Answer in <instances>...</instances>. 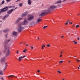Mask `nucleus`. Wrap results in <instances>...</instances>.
Returning <instances> with one entry per match:
<instances>
[{
    "instance_id": "6",
    "label": "nucleus",
    "mask_w": 80,
    "mask_h": 80,
    "mask_svg": "<svg viewBox=\"0 0 80 80\" xmlns=\"http://www.w3.org/2000/svg\"><path fill=\"white\" fill-rule=\"evenodd\" d=\"M8 10V7H6L2 9L1 10V11H0V13H2V12H6V11H7Z\"/></svg>"
},
{
    "instance_id": "33",
    "label": "nucleus",
    "mask_w": 80,
    "mask_h": 80,
    "mask_svg": "<svg viewBox=\"0 0 80 80\" xmlns=\"http://www.w3.org/2000/svg\"><path fill=\"white\" fill-rule=\"evenodd\" d=\"M8 35V34L6 33V38H7V36Z\"/></svg>"
},
{
    "instance_id": "23",
    "label": "nucleus",
    "mask_w": 80,
    "mask_h": 80,
    "mask_svg": "<svg viewBox=\"0 0 80 80\" xmlns=\"http://www.w3.org/2000/svg\"><path fill=\"white\" fill-rule=\"evenodd\" d=\"M23 5V4L22 3H21L19 4V7H21L22 6V5Z\"/></svg>"
},
{
    "instance_id": "52",
    "label": "nucleus",
    "mask_w": 80,
    "mask_h": 80,
    "mask_svg": "<svg viewBox=\"0 0 80 80\" xmlns=\"http://www.w3.org/2000/svg\"><path fill=\"white\" fill-rule=\"evenodd\" d=\"M78 15H80V13H78Z\"/></svg>"
},
{
    "instance_id": "36",
    "label": "nucleus",
    "mask_w": 80,
    "mask_h": 80,
    "mask_svg": "<svg viewBox=\"0 0 80 80\" xmlns=\"http://www.w3.org/2000/svg\"><path fill=\"white\" fill-rule=\"evenodd\" d=\"M6 68H7V67H5L4 69L3 70V71H4V70H5Z\"/></svg>"
},
{
    "instance_id": "58",
    "label": "nucleus",
    "mask_w": 80,
    "mask_h": 80,
    "mask_svg": "<svg viewBox=\"0 0 80 80\" xmlns=\"http://www.w3.org/2000/svg\"><path fill=\"white\" fill-rule=\"evenodd\" d=\"M72 22H71V24H72Z\"/></svg>"
},
{
    "instance_id": "63",
    "label": "nucleus",
    "mask_w": 80,
    "mask_h": 80,
    "mask_svg": "<svg viewBox=\"0 0 80 80\" xmlns=\"http://www.w3.org/2000/svg\"><path fill=\"white\" fill-rule=\"evenodd\" d=\"M73 25L74 26H75V24H73Z\"/></svg>"
},
{
    "instance_id": "35",
    "label": "nucleus",
    "mask_w": 80,
    "mask_h": 80,
    "mask_svg": "<svg viewBox=\"0 0 80 80\" xmlns=\"http://www.w3.org/2000/svg\"><path fill=\"white\" fill-rule=\"evenodd\" d=\"M30 47H31V49H33V47L32 46H31Z\"/></svg>"
},
{
    "instance_id": "5",
    "label": "nucleus",
    "mask_w": 80,
    "mask_h": 80,
    "mask_svg": "<svg viewBox=\"0 0 80 80\" xmlns=\"http://www.w3.org/2000/svg\"><path fill=\"white\" fill-rule=\"evenodd\" d=\"M29 23V22H28V21L26 19H24V21L22 22L21 25H27Z\"/></svg>"
},
{
    "instance_id": "49",
    "label": "nucleus",
    "mask_w": 80,
    "mask_h": 80,
    "mask_svg": "<svg viewBox=\"0 0 80 80\" xmlns=\"http://www.w3.org/2000/svg\"><path fill=\"white\" fill-rule=\"evenodd\" d=\"M1 79L2 80H3V78H1Z\"/></svg>"
},
{
    "instance_id": "61",
    "label": "nucleus",
    "mask_w": 80,
    "mask_h": 80,
    "mask_svg": "<svg viewBox=\"0 0 80 80\" xmlns=\"http://www.w3.org/2000/svg\"><path fill=\"white\" fill-rule=\"evenodd\" d=\"M71 22H69V23H71Z\"/></svg>"
},
{
    "instance_id": "27",
    "label": "nucleus",
    "mask_w": 80,
    "mask_h": 80,
    "mask_svg": "<svg viewBox=\"0 0 80 80\" xmlns=\"http://www.w3.org/2000/svg\"><path fill=\"white\" fill-rule=\"evenodd\" d=\"M47 27H48V26H45L43 27V28H44V29L46 28H47Z\"/></svg>"
},
{
    "instance_id": "59",
    "label": "nucleus",
    "mask_w": 80,
    "mask_h": 80,
    "mask_svg": "<svg viewBox=\"0 0 80 80\" xmlns=\"http://www.w3.org/2000/svg\"><path fill=\"white\" fill-rule=\"evenodd\" d=\"M15 7V6H13V8H14V7Z\"/></svg>"
},
{
    "instance_id": "41",
    "label": "nucleus",
    "mask_w": 80,
    "mask_h": 80,
    "mask_svg": "<svg viewBox=\"0 0 80 80\" xmlns=\"http://www.w3.org/2000/svg\"><path fill=\"white\" fill-rule=\"evenodd\" d=\"M17 53L18 54V51H17Z\"/></svg>"
},
{
    "instance_id": "10",
    "label": "nucleus",
    "mask_w": 80,
    "mask_h": 80,
    "mask_svg": "<svg viewBox=\"0 0 80 80\" xmlns=\"http://www.w3.org/2000/svg\"><path fill=\"white\" fill-rule=\"evenodd\" d=\"M28 11H26L25 13H23L22 14V17H25V16L28 15Z\"/></svg>"
},
{
    "instance_id": "29",
    "label": "nucleus",
    "mask_w": 80,
    "mask_h": 80,
    "mask_svg": "<svg viewBox=\"0 0 80 80\" xmlns=\"http://www.w3.org/2000/svg\"><path fill=\"white\" fill-rule=\"evenodd\" d=\"M5 67H7V63H6L5 64Z\"/></svg>"
},
{
    "instance_id": "53",
    "label": "nucleus",
    "mask_w": 80,
    "mask_h": 80,
    "mask_svg": "<svg viewBox=\"0 0 80 80\" xmlns=\"http://www.w3.org/2000/svg\"><path fill=\"white\" fill-rule=\"evenodd\" d=\"M65 1H66V0H64L63 1V2H65Z\"/></svg>"
},
{
    "instance_id": "28",
    "label": "nucleus",
    "mask_w": 80,
    "mask_h": 80,
    "mask_svg": "<svg viewBox=\"0 0 80 80\" xmlns=\"http://www.w3.org/2000/svg\"><path fill=\"white\" fill-rule=\"evenodd\" d=\"M73 42H74V43H75V44H77V42H75V41H73Z\"/></svg>"
},
{
    "instance_id": "25",
    "label": "nucleus",
    "mask_w": 80,
    "mask_h": 80,
    "mask_svg": "<svg viewBox=\"0 0 80 80\" xmlns=\"http://www.w3.org/2000/svg\"><path fill=\"white\" fill-rule=\"evenodd\" d=\"M5 2V1H3L2 2H1V5H2L4 3V2Z\"/></svg>"
},
{
    "instance_id": "48",
    "label": "nucleus",
    "mask_w": 80,
    "mask_h": 80,
    "mask_svg": "<svg viewBox=\"0 0 80 80\" xmlns=\"http://www.w3.org/2000/svg\"><path fill=\"white\" fill-rule=\"evenodd\" d=\"M23 43L22 42H21L20 43V45H21V44H22Z\"/></svg>"
},
{
    "instance_id": "46",
    "label": "nucleus",
    "mask_w": 80,
    "mask_h": 80,
    "mask_svg": "<svg viewBox=\"0 0 80 80\" xmlns=\"http://www.w3.org/2000/svg\"><path fill=\"white\" fill-rule=\"evenodd\" d=\"M68 62L69 63H70V62H71V61H68Z\"/></svg>"
},
{
    "instance_id": "34",
    "label": "nucleus",
    "mask_w": 80,
    "mask_h": 80,
    "mask_svg": "<svg viewBox=\"0 0 80 80\" xmlns=\"http://www.w3.org/2000/svg\"><path fill=\"white\" fill-rule=\"evenodd\" d=\"M59 63H63V61H60L59 62Z\"/></svg>"
},
{
    "instance_id": "26",
    "label": "nucleus",
    "mask_w": 80,
    "mask_h": 80,
    "mask_svg": "<svg viewBox=\"0 0 80 80\" xmlns=\"http://www.w3.org/2000/svg\"><path fill=\"white\" fill-rule=\"evenodd\" d=\"M8 8H12V7H13V6H11L10 7H7Z\"/></svg>"
},
{
    "instance_id": "40",
    "label": "nucleus",
    "mask_w": 80,
    "mask_h": 80,
    "mask_svg": "<svg viewBox=\"0 0 80 80\" xmlns=\"http://www.w3.org/2000/svg\"><path fill=\"white\" fill-rule=\"evenodd\" d=\"M38 72V73H39V72H40V71L39 70H38L37 71Z\"/></svg>"
},
{
    "instance_id": "54",
    "label": "nucleus",
    "mask_w": 80,
    "mask_h": 80,
    "mask_svg": "<svg viewBox=\"0 0 80 80\" xmlns=\"http://www.w3.org/2000/svg\"><path fill=\"white\" fill-rule=\"evenodd\" d=\"M78 70H79V69H80V68L78 67Z\"/></svg>"
},
{
    "instance_id": "55",
    "label": "nucleus",
    "mask_w": 80,
    "mask_h": 80,
    "mask_svg": "<svg viewBox=\"0 0 80 80\" xmlns=\"http://www.w3.org/2000/svg\"><path fill=\"white\" fill-rule=\"evenodd\" d=\"M17 8H15V9H14V10H16V9H17Z\"/></svg>"
},
{
    "instance_id": "39",
    "label": "nucleus",
    "mask_w": 80,
    "mask_h": 80,
    "mask_svg": "<svg viewBox=\"0 0 80 80\" xmlns=\"http://www.w3.org/2000/svg\"><path fill=\"white\" fill-rule=\"evenodd\" d=\"M80 40V38L79 37H78V40Z\"/></svg>"
},
{
    "instance_id": "12",
    "label": "nucleus",
    "mask_w": 80,
    "mask_h": 80,
    "mask_svg": "<svg viewBox=\"0 0 80 80\" xmlns=\"http://www.w3.org/2000/svg\"><path fill=\"white\" fill-rule=\"evenodd\" d=\"M12 35L14 36V37H15L17 35V32L15 31H13L12 33Z\"/></svg>"
},
{
    "instance_id": "3",
    "label": "nucleus",
    "mask_w": 80,
    "mask_h": 80,
    "mask_svg": "<svg viewBox=\"0 0 80 80\" xmlns=\"http://www.w3.org/2000/svg\"><path fill=\"white\" fill-rule=\"evenodd\" d=\"M24 28L22 27V25H21V23H19L18 25V31H19V32H21L22 30Z\"/></svg>"
},
{
    "instance_id": "30",
    "label": "nucleus",
    "mask_w": 80,
    "mask_h": 80,
    "mask_svg": "<svg viewBox=\"0 0 80 80\" xmlns=\"http://www.w3.org/2000/svg\"><path fill=\"white\" fill-rule=\"evenodd\" d=\"M58 72L59 73H62V72H60V71H58Z\"/></svg>"
},
{
    "instance_id": "56",
    "label": "nucleus",
    "mask_w": 80,
    "mask_h": 80,
    "mask_svg": "<svg viewBox=\"0 0 80 80\" xmlns=\"http://www.w3.org/2000/svg\"><path fill=\"white\" fill-rule=\"evenodd\" d=\"M69 21H70V20H68L67 21V22H69Z\"/></svg>"
},
{
    "instance_id": "11",
    "label": "nucleus",
    "mask_w": 80,
    "mask_h": 80,
    "mask_svg": "<svg viewBox=\"0 0 80 80\" xmlns=\"http://www.w3.org/2000/svg\"><path fill=\"white\" fill-rule=\"evenodd\" d=\"M13 9H12L8 11H7V13H8V14H11V13H12V12H13Z\"/></svg>"
},
{
    "instance_id": "8",
    "label": "nucleus",
    "mask_w": 80,
    "mask_h": 80,
    "mask_svg": "<svg viewBox=\"0 0 80 80\" xmlns=\"http://www.w3.org/2000/svg\"><path fill=\"white\" fill-rule=\"evenodd\" d=\"M10 49H8L7 50L6 56L8 57V56H10Z\"/></svg>"
},
{
    "instance_id": "4",
    "label": "nucleus",
    "mask_w": 80,
    "mask_h": 80,
    "mask_svg": "<svg viewBox=\"0 0 80 80\" xmlns=\"http://www.w3.org/2000/svg\"><path fill=\"white\" fill-rule=\"evenodd\" d=\"M33 18H34V17L33 15L31 14H29L28 16L27 20H28V21H31V20H32Z\"/></svg>"
},
{
    "instance_id": "42",
    "label": "nucleus",
    "mask_w": 80,
    "mask_h": 80,
    "mask_svg": "<svg viewBox=\"0 0 80 80\" xmlns=\"http://www.w3.org/2000/svg\"><path fill=\"white\" fill-rule=\"evenodd\" d=\"M21 0H18L17 1H16V2H18V1H20Z\"/></svg>"
},
{
    "instance_id": "1",
    "label": "nucleus",
    "mask_w": 80,
    "mask_h": 80,
    "mask_svg": "<svg viewBox=\"0 0 80 80\" xmlns=\"http://www.w3.org/2000/svg\"><path fill=\"white\" fill-rule=\"evenodd\" d=\"M57 8V6H50V8H49L48 9V11L47 10H45L43 12L41 13L39 16H43V15H46L47 13H48L51 11H52L53 9H54V8Z\"/></svg>"
},
{
    "instance_id": "44",
    "label": "nucleus",
    "mask_w": 80,
    "mask_h": 80,
    "mask_svg": "<svg viewBox=\"0 0 80 80\" xmlns=\"http://www.w3.org/2000/svg\"><path fill=\"white\" fill-rule=\"evenodd\" d=\"M60 57H62V55H61L60 56Z\"/></svg>"
},
{
    "instance_id": "64",
    "label": "nucleus",
    "mask_w": 80,
    "mask_h": 80,
    "mask_svg": "<svg viewBox=\"0 0 80 80\" xmlns=\"http://www.w3.org/2000/svg\"><path fill=\"white\" fill-rule=\"evenodd\" d=\"M79 67H80V65H79Z\"/></svg>"
},
{
    "instance_id": "19",
    "label": "nucleus",
    "mask_w": 80,
    "mask_h": 80,
    "mask_svg": "<svg viewBox=\"0 0 80 80\" xmlns=\"http://www.w3.org/2000/svg\"><path fill=\"white\" fill-rule=\"evenodd\" d=\"M24 58L23 57V56L22 57H19V58H18V60H19V61H20H20H21V58Z\"/></svg>"
},
{
    "instance_id": "51",
    "label": "nucleus",
    "mask_w": 80,
    "mask_h": 80,
    "mask_svg": "<svg viewBox=\"0 0 80 80\" xmlns=\"http://www.w3.org/2000/svg\"><path fill=\"white\" fill-rule=\"evenodd\" d=\"M61 53H63V52L62 51L61 52Z\"/></svg>"
},
{
    "instance_id": "47",
    "label": "nucleus",
    "mask_w": 80,
    "mask_h": 80,
    "mask_svg": "<svg viewBox=\"0 0 80 80\" xmlns=\"http://www.w3.org/2000/svg\"><path fill=\"white\" fill-rule=\"evenodd\" d=\"M26 57V56H23V57H24V58H25V57Z\"/></svg>"
},
{
    "instance_id": "50",
    "label": "nucleus",
    "mask_w": 80,
    "mask_h": 80,
    "mask_svg": "<svg viewBox=\"0 0 80 80\" xmlns=\"http://www.w3.org/2000/svg\"><path fill=\"white\" fill-rule=\"evenodd\" d=\"M26 46H28V44H26Z\"/></svg>"
},
{
    "instance_id": "13",
    "label": "nucleus",
    "mask_w": 80,
    "mask_h": 80,
    "mask_svg": "<svg viewBox=\"0 0 80 80\" xmlns=\"http://www.w3.org/2000/svg\"><path fill=\"white\" fill-rule=\"evenodd\" d=\"M3 32L4 33H7V32H10V29H9L7 28L3 30Z\"/></svg>"
},
{
    "instance_id": "18",
    "label": "nucleus",
    "mask_w": 80,
    "mask_h": 80,
    "mask_svg": "<svg viewBox=\"0 0 80 80\" xmlns=\"http://www.w3.org/2000/svg\"><path fill=\"white\" fill-rule=\"evenodd\" d=\"M62 3V1H58L57 2H56L55 3V4H57V3Z\"/></svg>"
},
{
    "instance_id": "45",
    "label": "nucleus",
    "mask_w": 80,
    "mask_h": 80,
    "mask_svg": "<svg viewBox=\"0 0 80 80\" xmlns=\"http://www.w3.org/2000/svg\"><path fill=\"white\" fill-rule=\"evenodd\" d=\"M0 55H2V52H0Z\"/></svg>"
},
{
    "instance_id": "38",
    "label": "nucleus",
    "mask_w": 80,
    "mask_h": 80,
    "mask_svg": "<svg viewBox=\"0 0 80 80\" xmlns=\"http://www.w3.org/2000/svg\"><path fill=\"white\" fill-rule=\"evenodd\" d=\"M65 25H68V22H66V23L65 24Z\"/></svg>"
},
{
    "instance_id": "9",
    "label": "nucleus",
    "mask_w": 80,
    "mask_h": 80,
    "mask_svg": "<svg viewBox=\"0 0 80 80\" xmlns=\"http://www.w3.org/2000/svg\"><path fill=\"white\" fill-rule=\"evenodd\" d=\"M9 16V15L8 14H6L5 16H4L2 18V19L4 20V21H5V20L7 18H8V16Z\"/></svg>"
},
{
    "instance_id": "20",
    "label": "nucleus",
    "mask_w": 80,
    "mask_h": 80,
    "mask_svg": "<svg viewBox=\"0 0 80 80\" xmlns=\"http://www.w3.org/2000/svg\"><path fill=\"white\" fill-rule=\"evenodd\" d=\"M42 48H41V49H43V48H43V47H45V45L43 44L42 45Z\"/></svg>"
},
{
    "instance_id": "21",
    "label": "nucleus",
    "mask_w": 80,
    "mask_h": 80,
    "mask_svg": "<svg viewBox=\"0 0 80 80\" xmlns=\"http://www.w3.org/2000/svg\"><path fill=\"white\" fill-rule=\"evenodd\" d=\"M27 49H25L23 51V53H26V51H27Z\"/></svg>"
},
{
    "instance_id": "17",
    "label": "nucleus",
    "mask_w": 80,
    "mask_h": 80,
    "mask_svg": "<svg viewBox=\"0 0 80 80\" xmlns=\"http://www.w3.org/2000/svg\"><path fill=\"white\" fill-rule=\"evenodd\" d=\"M16 77L17 78V76H15V75H10L8 76V77Z\"/></svg>"
},
{
    "instance_id": "14",
    "label": "nucleus",
    "mask_w": 80,
    "mask_h": 80,
    "mask_svg": "<svg viewBox=\"0 0 80 80\" xmlns=\"http://www.w3.org/2000/svg\"><path fill=\"white\" fill-rule=\"evenodd\" d=\"M6 57H4L3 58H2L1 59V63H2V62H5L6 61V60L5 59Z\"/></svg>"
},
{
    "instance_id": "60",
    "label": "nucleus",
    "mask_w": 80,
    "mask_h": 80,
    "mask_svg": "<svg viewBox=\"0 0 80 80\" xmlns=\"http://www.w3.org/2000/svg\"><path fill=\"white\" fill-rule=\"evenodd\" d=\"M77 57V56H74V57Z\"/></svg>"
},
{
    "instance_id": "43",
    "label": "nucleus",
    "mask_w": 80,
    "mask_h": 80,
    "mask_svg": "<svg viewBox=\"0 0 80 80\" xmlns=\"http://www.w3.org/2000/svg\"><path fill=\"white\" fill-rule=\"evenodd\" d=\"M63 37H64V36H61V38H63Z\"/></svg>"
},
{
    "instance_id": "16",
    "label": "nucleus",
    "mask_w": 80,
    "mask_h": 80,
    "mask_svg": "<svg viewBox=\"0 0 80 80\" xmlns=\"http://www.w3.org/2000/svg\"><path fill=\"white\" fill-rule=\"evenodd\" d=\"M42 20L41 19H37V21H36L37 24L38 23V22H41V21Z\"/></svg>"
},
{
    "instance_id": "15",
    "label": "nucleus",
    "mask_w": 80,
    "mask_h": 80,
    "mask_svg": "<svg viewBox=\"0 0 80 80\" xmlns=\"http://www.w3.org/2000/svg\"><path fill=\"white\" fill-rule=\"evenodd\" d=\"M28 5H30L32 4V1L31 0H28Z\"/></svg>"
},
{
    "instance_id": "24",
    "label": "nucleus",
    "mask_w": 80,
    "mask_h": 80,
    "mask_svg": "<svg viewBox=\"0 0 80 80\" xmlns=\"http://www.w3.org/2000/svg\"><path fill=\"white\" fill-rule=\"evenodd\" d=\"M80 27V26L78 25H77L76 26V28H78V27Z\"/></svg>"
},
{
    "instance_id": "57",
    "label": "nucleus",
    "mask_w": 80,
    "mask_h": 80,
    "mask_svg": "<svg viewBox=\"0 0 80 80\" xmlns=\"http://www.w3.org/2000/svg\"><path fill=\"white\" fill-rule=\"evenodd\" d=\"M38 39L39 40L40 39H39V38H38Z\"/></svg>"
},
{
    "instance_id": "2",
    "label": "nucleus",
    "mask_w": 80,
    "mask_h": 80,
    "mask_svg": "<svg viewBox=\"0 0 80 80\" xmlns=\"http://www.w3.org/2000/svg\"><path fill=\"white\" fill-rule=\"evenodd\" d=\"M10 41V39H6L4 42V52H6V50L7 49V46H8V43L9 41Z\"/></svg>"
},
{
    "instance_id": "7",
    "label": "nucleus",
    "mask_w": 80,
    "mask_h": 80,
    "mask_svg": "<svg viewBox=\"0 0 80 80\" xmlns=\"http://www.w3.org/2000/svg\"><path fill=\"white\" fill-rule=\"evenodd\" d=\"M22 19H23V18H18L15 22V24H17V23H18L19 22V21H20V20H22Z\"/></svg>"
},
{
    "instance_id": "62",
    "label": "nucleus",
    "mask_w": 80,
    "mask_h": 80,
    "mask_svg": "<svg viewBox=\"0 0 80 80\" xmlns=\"http://www.w3.org/2000/svg\"><path fill=\"white\" fill-rule=\"evenodd\" d=\"M62 80H65V79H62Z\"/></svg>"
},
{
    "instance_id": "31",
    "label": "nucleus",
    "mask_w": 80,
    "mask_h": 80,
    "mask_svg": "<svg viewBox=\"0 0 80 80\" xmlns=\"http://www.w3.org/2000/svg\"><path fill=\"white\" fill-rule=\"evenodd\" d=\"M50 46V44H48L47 45V47H49Z\"/></svg>"
},
{
    "instance_id": "37",
    "label": "nucleus",
    "mask_w": 80,
    "mask_h": 80,
    "mask_svg": "<svg viewBox=\"0 0 80 80\" xmlns=\"http://www.w3.org/2000/svg\"><path fill=\"white\" fill-rule=\"evenodd\" d=\"M77 62H80V60H78V59H77Z\"/></svg>"
},
{
    "instance_id": "22",
    "label": "nucleus",
    "mask_w": 80,
    "mask_h": 80,
    "mask_svg": "<svg viewBox=\"0 0 80 80\" xmlns=\"http://www.w3.org/2000/svg\"><path fill=\"white\" fill-rule=\"evenodd\" d=\"M0 75H3V71H0Z\"/></svg>"
},
{
    "instance_id": "32",
    "label": "nucleus",
    "mask_w": 80,
    "mask_h": 80,
    "mask_svg": "<svg viewBox=\"0 0 80 80\" xmlns=\"http://www.w3.org/2000/svg\"><path fill=\"white\" fill-rule=\"evenodd\" d=\"M11 0H7V2H10Z\"/></svg>"
}]
</instances>
